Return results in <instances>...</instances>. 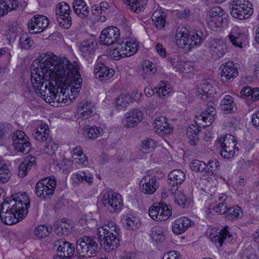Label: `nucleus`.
I'll use <instances>...</instances> for the list:
<instances>
[{"mask_svg": "<svg viewBox=\"0 0 259 259\" xmlns=\"http://www.w3.org/2000/svg\"><path fill=\"white\" fill-rule=\"evenodd\" d=\"M49 128L48 125L41 124L34 130L32 136L34 139L39 142H44L48 139Z\"/></svg>", "mask_w": 259, "mask_h": 259, "instance_id": "c85d7f7f", "label": "nucleus"}, {"mask_svg": "<svg viewBox=\"0 0 259 259\" xmlns=\"http://www.w3.org/2000/svg\"><path fill=\"white\" fill-rule=\"evenodd\" d=\"M29 206V202H23L21 200H17L13 195L7 197L0 210L2 221L8 225L16 224L26 216Z\"/></svg>", "mask_w": 259, "mask_h": 259, "instance_id": "f03ea898", "label": "nucleus"}, {"mask_svg": "<svg viewBox=\"0 0 259 259\" xmlns=\"http://www.w3.org/2000/svg\"><path fill=\"white\" fill-rule=\"evenodd\" d=\"M102 131L103 130L101 127L96 126L90 127L85 130L84 136L90 139L95 140Z\"/></svg>", "mask_w": 259, "mask_h": 259, "instance_id": "49530a36", "label": "nucleus"}, {"mask_svg": "<svg viewBox=\"0 0 259 259\" xmlns=\"http://www.w3.org/2000/svg\"><path fill=\"white\" fill-rule=\"evenodd\" d=\"M77 113H93L96 112V107L91 102H80L77 105Z\"/></svg>", "mask_w": 259, "mask_h": 259, "instance_id": "4c0bfd02", "label": "nucleus"}, {"mask_svg": "<svg viewBox=\"0 0 259 259\" xmlns=\"http://www.w3.org/2000/svg\"><path fill=\"white\" fill-rule=\"evenodd\" d=\"M49 20L44 15H35L27 23L28 30L33 34L43 32L48 26Z\"/></svg>", "mask_w": 259, "mask_h": 259, "instance_id": "2eb2a0df", "label": "nucleus"}, {"mask_svg": "<svg viewBox=\"0 0 259 259\" xmlns=\"http://www.w3.org/2000/svg\"><path fill=\"white\" fill-rule=\"evenodd\" d=\"M142 68L144 72L148 74H153L157 71L155 65L149 60H145L143 62Z\"/></svg>", "mask_w": 259, "mask_h": 259, "instance_id": "3c124183", "label": "nucleus"}, {"mask_svg": "<svg viewBox=\"0 0 259 259\" xmlns=\"http://www.w3.org/2000/svg\"><path fill=\"white\" fill-rule=\"evenodd\" d=\"M139 45L135 38H128L126 41L122 40L117 44V46L111 51L112 59L119 60L123 57H131L138 50Z\"/></svg>", "mask_w": 259, "mask_h": 259, "instance_id": "423d86ee", "label": "nucleus"}, {"mask_svg": "<svg viewBox=\"0 0 259 259\" xmlns=\"http://www.w3.org/2000/svg\"><path fill=\"white\" fill-rule=\"evenodd\" d=\"M151 237L153 241L160 242L164 239L163 229L159 226H154L151 230Z\"/></svg>", "mask_w": 259, "mask_h": 259, "instance_id": "c03bdc74", "label": "nucleus"}, {"mask_svg": "<svg viewBox=\"0 0 259 259\" xmlns=\"http://www.w3.org/2000/svg\"><path fill=\"white\" fill-rule=\"evenodd\" d=\"M218 141L220 144V147L229 148L230 149L235 148V146L237 143L235 138L230 134L219 138Z\"/></svg>", "mask_w": 259, "mask_h": 259, "instance_id": "e433bc0d", "label": "nucleus"}, {"mask_svg": "<svg viewBox=\"0 0 259 259\" xmlns=\"http://www.w3.org/2000/svg\"><path fill=\"white\" fill-rule=\"evenodd\" d=\"M205 115V116H204L203 114L196 115L195 119V123L196 124H201L203 126H209L214 120V116L215 114L213 115L212 114Z\"/></svg>", "mask_w": 259, "mask_h": 259, "instance_id": "a19ab883", "label": "nucleus"}, {"mask_svg": "<svg viewBox=\"0 0 259 259\" xmlns=\"http://www.w3.org/2000/svg\"><path fill=\"white\" fill-rule=\"evenodd\" d=\"M49 233V228L45 225H39L34 230L35 235L39 238L46 237Z\"/></svg>", "mask_w": 259, "mask_h": 259, "instance_id": "6e6d98bb", "label": "nucleus"}, {"mask_svg": "<svg viewBox=\"0 0 259 259\" xmlns=\"http://www.w3.org/2000/svg\"><path fill=\"white\" fill-rule=\"evenodd\" d=\"M175 203L182 208H187L189 206L190 203V199H188L186 195L181 193L175 199Z\"/></svg>", "mask_w": 259, "mask_h": 259, "instance_id": "603ef678", "label": "nucleus"}, {"mask_svg": "<svg viewBox=\"0 0 259 259\" xmlns=\"http://www.w3.org/2000/svg\"><path fill=\"white\" fill-rule=\"evenodd\" d=\"M109 225H111V227L105 226L97 231L100 245L108 252L117 248L119 245L120 231L114 223H109Z\"/></svg>", "mask_w": 259, "mask_h": 259, "instance_id": "7ed1b4c3", "label": "nucleus"}, {"mask_svg": "<svg viewBox=\"0 0 259 259\" xmlns=\"http://www.w3.org/2000/svg\"><path fill=\"white\" fill-rule=\"evenodd\" d=\"M132 98L126 95L122 94L116 100L115 107L119 111H123L131 102Z\"/></svg>", "mask_w": 259, "mask_h": 259, "instance_id": "58836bf2", "label": "nucleus"}, {"mask_svg": "<svg viewBox=\"0 0 259 259\" xmlns=\"http://www.w3.org/2000/svg\"><path fill=\"white\" fill-rule=\"evenodd\" d=\"M155 125L154 126V130H157L161 127V126L164 124V123L167 122V119L165 116H161L156 118L155 120Z\"/></svg>", "mask_w": 259, "mask_h": 259, "instance_id": "69168bd1", "label": "nucleus"}, {"mask_svg": "<svg viewBox=\"0 0 259 259\" xmlns=\"http://www.w3.org/2000/svg\"><path fill=\"white\" fill-rule=\"evenodd\" d=\"M227 204L224 202L219 203L215 206L213 207V209L219 214H226L228 209Z\"/></svg>", "mask_w": 259, "mask_h": 259, "instance_id": "052dcab7", "label": "nucleus"}, {"mask_svg": "<svg viewBox=\"0 0 259 259\" xmlns=\"http://www.w3.org/2000/svg\"><path fill=\"white\" fill-rule=\"evenodd\" d=\"M215 93L213 84L208 80H202L197 86V95L201 100L210 101Z\"/></svg>", "mask_w": 259, "mask_h": 259, "instance_id": "dca6fc26", "label": "nucleus"}, {"mask_svg": "<svg viewBox=\"0 0 259 259\" xmlns=\"http://www.w3.org/2000/svg\"><path fill=\"white\" fill-rule=\"evenodd\" d=\"M155 94L161 99H165L170 96L172 89L169 85L164 81H160L156 87L154 88Z\"/></svg>", "mask_w": 259, "mask_h": 259, "instance_id": "7c9ffc66", "label": "nucleus"}, {"mask_svg": "<svg viewBox=\"0 0 259 259\" xmlns=\"http://www.w3.org/2000/svg\"><path fill=\"white\" fill-rule=\"evenodd\" d=\"M230 6L232 16L239 20L248 18L253 13L252 5L248 0H232Z\"/></svg>", "mask_w": 259, "mask_h": 259, "instance_id": "6e6552de", "label": "nucleus"}, {"mask_svg": "<svg viewBox=\"0 0 259 259\" xmlns=\"http://www.w3.org/2000/svg\"><path fill=\"white\" fill-rule=\"evenodd\" d=\"M70 11L69 5L64 2L59 3L56 6V14L57 21L60 26L64 28H68L71 25Z\"/></svg>", "mask_w": 259, "mask_h": 259, "instance_id": "9b49d317", "label": "nucleus"}, {"mask_svg": "<svg viewBox=\"0 0 259 259\" xmlns=\"http://www.w3.org/2000/svg\"><path fill=\"white\" fill-rule=\"evenodd\" d=\"M228 228V226H226L217 231L215 234L212 232L213 230H211L210 239L217 246L222 247L225 240L232 237V234L229 231Z\"/></svg>", "mask_w": 259, "mask_h": 259, "instance_id": "4be33fe9", "label": "nucleus"}, {"mask_svg": "<svg viewBox=\"0 0 259 259\" xmlns=\"http://www.w3.org/2000/svg\"><path fill=\"white\" fill-rule=\"evenodd\" d=\"M100 10L101 14L106 15L109 14L111 10L110 6L107 2H102L100 5Z\"/></svg>", "mask_w": 259, "mask_h": 259, "instance_id": "338daca9", "label": "nucleus"}, {"mask_svg": "<svg viewBox=\"0 0 259 259\" xmlns=\"http://www.w3.org/2000/svg\"><path fill=\"white\" fill-rule=\"evenodd\" d=\"M71 179L77 184L84 181L90 184L92 183L93 176L88 171H82L72 174Z\"/></svg>", "mask_w": 259, "mask_h": 259, "instance_id": "c9c22d12", "label": "nucleus"}, {"mask_svg": "<svg viewBox=\"0 0 259 259\" xmlns=\"http://www.w3.org/2000/svg\"><path fill=\"white\" fill-rule=\"evenodd\" d=\"M228 37L233 45L240 48H242V43L247 39V36L243 29L238 26L234 27L231 29Z\"/></svg>", "mask_w": 259, "mask_h": 259, "instance_id": "412c9836", "label": "nucleus"}, {"mask_svg": "<svg viewBox=\"0 0 259 259\" xmlns=\"http://www.w3.org/2000/svg\"><path fill=\"white\" fill-rule=\"evenodd\" d=\"M220 79L223 81H228L236 77L238 74L237 68L234 63L229 61L221 65L219 69Z\"/></svg>", "mask_w": 259, "mask_h": 259, "instance_id": "f3484780", "label": "nucleus"}, {"mask_svg": "<svg viewBox=\"0 0 259 259\" xmlns=\"http://www.w3.org/2000/svg\"><path fill=\"white\" fill-rule=\"evenodd\" d=\"M126 4L130 6L131 11L139 13L143 11L147 4V0H124Z\"/></svg>", "mask_w": 259, "mask_h": 259, "instance_id": "473e14b6", "label": "nucleus"}, {"mask_svg": "<svg viewBox=\"0 0 259 259\" xmlns=\"http://www.w3.org/2000/svg\"><path fill=\"white\" fill-rule=\"evenodd\" d=\"M99 252L98 244L93 237L84 236L76 243V253L72 259H84L96 256Z\"/></svg>", "mask_w": 259, "mask_h": 259, "instance_id": "20e7f679", "label": "nucleus"}, {"mask_svg": "<svg viewBox=\"0 0 259 259\" xmlns=\"http://www.w3.org/2000/svg\"><path fill=\"white\" fill-rule=\"evenodd\" d=\"M162 259H181L180 253L176 250L169 251L164 254Z\"/></svg>", "mask_w": 259, "mask_h": 259, "instance_id": "e2e57ef3", "label": "nucleus"}, {"mask_svg": "<svg viewBox=\"0 0 259 259\" xmlns=\"http://www.w3.org/2000/svg\"><path fill=\"white\" fill-rule=\"evenodd\" d=\"M167 14L161 9L156 10L152 16L154 25L158 29H163L166 23Z\"/></svg>", "mask_w": 259, "mask_h": 259, "instance_id": "bb28decb", "label": "nucleus"}, {"mask_svg": "<svg viewBox=\"0 0 259 259\" xmlns=\"http://www.w3.org/2000/svg\"><path fill=\"white\" fill-rule=\"evenodd\" d=\"M102 202L107 209L111 213L119 212L123 206L121 195L111 191H106L102 194Z\"/></svg>", "mask_w": 259, "mask_h": 259, "instance_id": "9d476101", "label": "nucleus"}, {"mask_svg": "<svg viewBox=\"0 0 259 259\" xmlns=\"http://www.w3.org/2000/svg\"><path fill=\"white\" fill-rule=\"evenodd\" d=\"M155 51L158 55L162 58L166 57V51L165 47L161 44H157L155 48Z\"/></svg>", "mask_w": 259, "mask_h": 259, "instance_id": "0e129e2a", "label": "nucleus"}, {"mask_svg": "<svg viewBox=\"0 0 259 259\" xmlns=\"http://www.w3.org/2000/svg\"><path fill=\"white\" fill-rule=\"evenodd\" d=\"M33 40L27 34H23L19 39V44L21 48L29 49L33 44Z\"/></svg>", "mask_w": 259, "mask_h": 259, "instance_id": "de8ad7c7", "label": "nucleus"}, {"mask_svg": "<svg viewBox=\"0 0 259 259\" xmlns=\"http://www.w3.org/2000/svg\"><path fill=\"white\" fill-rule=\"evenodd\" d=\"M190 167L193 171L205 172L206 163L202 161L194 160L191 163Z\"/></svg>", "mask_w": 259, "mask_h": 259, "instance_id": "864d4df0", "label": "nucleus"}, {"mask_svg": "<svg viewBox=\"0 0 259 259\" xmlns=\"http://www.w3.org/2000/svg\"><path fill=\"white\" fill-rule=\"evenodd\" d=\"M138 221V219L136 218L126 216V219L123 221V224L127 229L136 230L140 226Z\"/></svg>", "mask_w": 259, "mask_h": 259, "instance_id": "09e8293b", "label": "nucleus"}, {"mask_svg": "<svg viewBox=\"0 0 259 259\" xmlns=\"http://www.w3.org/2000/svg\"><path fill=\"white\" fill-rule=\"evenodd\" d=\"M243 213L241 208L238 205H233L228 208L226 215L229 220H234L242 217Z\"/></svg>", "mask_w": 259, "mask_h": 259, "instance_id": "ea45409f", "label": "nucleus"}, {"mask_svg": "<svg viewBox=\"0 0 259 259\" xmlns=\"http://www.w3.org/2000/svg\"><path fill=\"white\" fill-rule=\"evenodd\" d=\"M220 149H221L220 151V155L224 158L229 159L234 157L235 148L230 149L229 148L220 147Z\"/></svg>", "mask_w": 259, "mask_h": 259, "instance_id": "4d7b16f0", "label": "nucleus"}, {"mask_svg": "<svg viewBox=\"0 0 259 259\" xmlns=\"http://www.w3.org/2000/svg\"><path fill=\"white\" fill-rule=\"evenodd\" d=\"M175 38L177 45L182 48L188 46L189 49H191L199 46L203 40L201 31H190L186 27L177 29Z\"/></svg>", "mask_w": 259, "mask_h": 259, "instance_id": "39448f33", "label": "nucleus"}, {"mask_svg": "<svg viewBox=\"0 0 259 259\" xmlns=\"http://www.w3.org/2000/svg\"><path fill=\"white\" fill-rule=\"evenodd\" d=\"M120 32L119 29L115 26H109L104 28L101 32L99 38V42L101 45H111L118 41L119 39Z\"/></svg>", "mask_w": 259, "mask_h": 259, "instance_id": "ddd939ff", "label": "nucleus"}, {"mask_svg": "<svg viewBox=\"0 0 259 259\" xmlns=\"http://www.w3.org/2000/svg\"><path fill=\"white\" fill-rule=\"evenodd\" d=\"M27 137L24 132L22 131L19 130L16 131L14 133L13 135L12 136V139L13 140V142H15V140H22L23 139H25V137Z\"/></svg>", "mask_w": 259, "mask_h": 259, "instance_id": "774afa93", "label": "nucleus"}, {"mask_svg": "<svg viewBox=\"0 0 259 259\" xmlns=\"http://www.w3.org/2000/svg\"><path fill=\"white\" fill-rule=\"evenodd\" d=\"M94 72L101 80H107L112 77L115 73L112 68H109L103 63H98L94 68Z\"/></svg>", "mask_w": 259, "mask_h": 259, "instance_id": "a878e982", "label": "nucleus"}, {"mask_svg": "<svg viewBox=\"0 0 259 259\" xmlns=\"http://www.w3.org/2000/svg\"><path fill=\"white\" fill-rule=\"evenodd\" d=\"M168 61L177 71L184 73L191 72L194 68L193 63L190 61H182L178 55H173L168 58Z\"/></svg>", "mask_w": 259, "mask_h": 259, "instance_id": "6ab92c4d", "label": "nucleus"}, {"mask_svg": "<svg viewBox=\"0 0 259 259\" xmlns=\"http://www.w3.org/2000/svg\"><path fill=\"white\" fill-rule=\"evenodd\" d=\"M194 226L193 221L186 217H181L176 219L172 226V231L177 235L181 234L186 231L190 227Z\"/></svg>", "mask_w": 259, "mask_h": 259, "instance_id": "5701e85b", "label": "nucleus"}, {"mask_svg": "<svg viewBox=\"0 0 259 259\" xmlns=\"http://www.w3.org/2000/svg\"><path fill=\"white\" fill-rule=\"evenodd\" d=\"M150 217L154 221H163L167 220L171 215L170 208L165 204L155 203L149 209Z\"/></svg>", "mask_w": 259, "mask_h": 259, "instance_id": "f8f14e48", "label": "nucleus"}, {"mask_svg": "<svg viewBox=\"0 0 259 259\" xmlns=\"http://www.w3.org/2000/svg\"><path fill=\"white\" fill-rule=\"evenodd\" d=\"M3 2L9 11L16 10L19 5L17 0H3Z\"/></svg>", "mask_w": 259, "mask_h": 259, "instance_id": "680f3d73", "label": "nucleus"}, {"mask_svg": "<svg viewBox=\"0 0 259 259\" xmlns=\"http://www.w3.org/2000/svg\"><path fill=\"white\" fill-rule=\"evenodd\" d=\"M200 132L199 128L196 125H192L187 130V135L189 139V144L195 146L199 141L198 135Z\"/></svg>", "mask_w": 259, "mask_h": 259, "instance_id": "f704fd0d", "label": "nucleus"}, {"mask_svg": "<svg viewBox=\"0 0 259 259\" xmlns=\"http://www.w3.org/2000/svg\"><path fill=\"white\" fill-rule=\"evenodd\" d=\"M73 9L75 14L82 19L87 18L89 14V7L83 0H75Z\"/></svg>", "mask_w": 259, "mask_h": 259, "instance_id": "cd10ccee", "label": "nucleus"}, {"mask_svg": "<svg viewBox=\"0 0 259 259\" xmlns=\"http://www.w3.org/2000/svg\"><path fill=\"white\" fill-rule=\"evenodd\" d=\"M10 171L6 164L0 161V183H5L10 179Z\"/></svg>", "mask_w": 259, "mask_h": 259, "instance_id": "a18cd8bd", "label": "nucleus"}, {"mask_svg": "<svg viewBox=\"0 0 259 259\" xmlns=\"http://www.w3.org/2000/svg\"><path fill=\"white\" fill-rule=\"evenodd\" d=\"M143 119V114H130L126 117V123L125 127L126 128L134 127Z\"/></svg>", "mask_w": 259, "mask_h": 259, "instance_id": "79ce46f5", "label": "nucleus"}, {"mask_svg": "<svg viewBox=\"0 0 259 259\" xmlns=\"http://www.w3.org/2000/svg\"><path fill=\"white\" fill-rule=\"evenodd\" d=\"M46 141L47 142L43 151L47 154H52L58 149V145L52 139L48 138Z\"/></svg>", "mask_w": 259, "mask_h": 259, "instance_id": "8fccbe9b", "label": "nucleus"}, {"mask_svg": "<svg viewBox=\"0 0 259 259\" xmlns=\"http://www.w3.org/2000/svg\"><path fill=\"white\" fill-rule=\"evenodd\" d=\"M31 81L36 94L46 102L68 104L78 95L82 79L76 62L58 59L52 53L35 59L31 67Z\"/></svg>", "mask_w": 259, "mask_h": 259, "instance_id": "f257e3e1", "label": "nucleus"}, {"mask_svg": "<svg viewBox=\"0 0 259 259\" xmlns=\"http://www.w3.org/2000/svg\"><path fill=\"white\" fill-rule=\"evenodd\" d=\"M220 108L224 111L235 112L237 108L234 102L233 98L230 95H226L221 102Z\"/></svg>", "mask_w": 259, "mask_h": 259, "instance_id": "2f4dec72", "label": "nucleus"}, {"mask_svg": "<svg viewBox=\"0 0 259 259\" xmlns=\"http://www.w3.org/2000/svg\"><path fill=\"white\" fill-rule=\"evenodd\" d=\"M219 166V161L214 158H211L209 160L208 162L206 164L205 172L212 174L214 171H217Z\"/></svg>", "mask_w": 259, "mask_h": 259, "instance_id": "5fc2aeb1", "label": "nucleus"}, {"mask_svg": "<svg viewBox=\"0 0 259 259\" xmlns=\"http://www.w3.org/2000/svg\"><path fill=\"white\" fill-rule=\"evenodd\" d=\"M28 137L22 140H15L13 146L15 150L24 154L28 153L30 150L31 144L28 141Z\"/></svg>", "mask_w": 259, "mask_h": 259, "instance_id": "72a5a7b5", "label": "nucleus"}, {"mask_svg": "<svg viewBox=\"0 0 259 259\" xmlns=\"http://www.w3.org/2000/svg\"><path fill=\"white\" fill-rule=\"evenodd\" d=\"M11 131L9 125L2 124L0 125V145L6 144L11 137Z\"/></svg>", "mask_w": 259, "mask_h": 259, "instance_id": "37998d69", "label": "nucleus"}, {"mask_svg": "<svg viewBox=\"0 0 259 259\" xmlns=\"http://www.w3.org/2000/svg\"><path fill=\"white\" fill-rule=\"evenodd\" d=\"M53 249H56L57 257L72 259L75 255L74 245L64 239L56 241L53 244Z\"/></svg>", "mask_w": 259, "mask_h": 259, "instance_id": "4468645a", "label": "nucleus"}, {"mask_svg": "<svg viewBox=\"0 0 259 259\" xmlns=\"http://www.w3.org/2000/svg\"><path fill=\"white\" fill-rule=\"evenodd\" d=\"M186 176L185 173L180 169H174L168 175L169 182L168 183L169 191L172 193L176 192L179 187L185 181Z\"/></svg>", "mask_w": 259, "mask_h": 259, "instance_id": "a211bd4d", "label": "nucleus"}, {"mask_svg": "<svg viewBox=\"0 0 259 259\" xmlns=\"http://www.w3.org/2000/svg\"><path fill=\"white\" fill-rule=\"evenodd\" d=\"M71 229V226L65 223H63L59 225L56 229V232L58 235H67Z\"/></svg>", "mask_w": 259, "mask_h": 259, "instance_id": "bf43d9fd", "label": "nucleus"}, {"mask_svg": "<svg viewBox=\"0 0 259 259\" xmlns=\"http://www.w3.org/2000/svg\"><path fill=\"white\" fill-rule=\"evenodd\" d=\"M97 46V42L92 39L82 41L79 46L82 56L87 60L91 58L95 53Z\"/></svg>", "mask_w": 259, "mask_h": 259, "instance_id": "b1692460", "label": "nucleus"}, {"mask_svg": "<svg viewBox=\"0 0 259 259\" xmlns=\"http://www.w3.org/2000/svg\"><path fill=\"white\" fill-rule=\"evenodd\" d=\"M208 48L212 55L217 59L222 57L227 51L226 43L221 39L214 38L211 40Z\"/></svg>", "mask_w": 259, "mask_h": 259, "instance_id": "aec40b11", "label": "nucleus"}, {"mask_svg": "<svg viewBox=\"0 0 259 259\" xmlns=\"http://www.w3.org/2000/svg\"><path fill=\"white\" fill-rule=\"evenodd\" d=\"M35 164V157L29 156L26 157L19 166L18 176L22 178L24 177L27 175V171L30 170Z\"/></svg>", "mask_w": 259, "mask_h": 259, "instance_id": "c756f323", "label": "nucleus"}, {"mask_svg": "<svg viewBox=\"0 0 259 259\" xmlns=\"http://www.w3.org/2000/svg\"><path fill=\"white\" fill-rule=\"evenodd\" d=\"M172 129V127L170 126L169 124L167 122L164 123V124L161 126V128L155 130V132L158 135L163 136L171 133Z\"/></svg>", "mask_w": 259, "mask_h": 259, "instance_id": "13d9d810", "label": "nucleus"}, {"mask_svg": "<svg viewBox=\"0 0 259 259\" xmlns=\"http://www.w3.org/2000/svg\"><path fill=\"white\" fill-rule=\"evenodd\" d=\"M141 191L145 194H153L158 188L159 183L155 178H146L143 177L141 181Z\"/></svg>", "mask_w": 259, "mask_h": 259, "instance_id": "393cba45", "label": "nucleus"}, {"mask_svg": "<svg viewBox=\"0 0 259 259\" xmlns=\"http://www.w3.org/2000/svg\"><path fill=\"white\" fill-rule=\"evenodd\" d=\"M206 21L208 27L213 30L224 27L227 23V14L220 7H214L208 11Z\"/></svg>", "mask_w": 259, "mask_h": 259, "instance_id": "0eeeda50", "label": "nucleus"}, {"mask_svg": "<svg viewBox=\"0 0 259 259\" xmlns=\"http://www.w3.org/2000/svg\"><path fill=\"white\" fill-rule=\"evenodd\" d=\"M56 181L50 177H45L39 180L35 188V193L40 199L46 201L51 199L54 194Z\"/></svg>", "mask_w": 259, "mask_h": 259, "instance_id": "1a4fd4ad", "label": "nucleus"}]
</instances>
